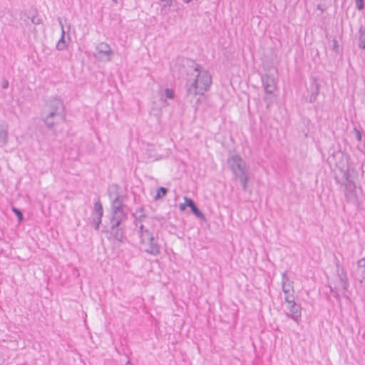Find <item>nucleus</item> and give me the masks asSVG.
Segmentation results:
<instances>
[{
    "instance_id": "nucleus-1",
    "label": "nucleus",
    "mask_w": 365,
    "mask_h": 365,
    "mask_svg": "<svg viewBox=\"0 0 365 365\" xmlns=\"http://www.w3.org/2000/svg\"><path fill=\"white\" fill-rule=\"evenodd\" d=\"M227 165L245 191L248 181V170L245 162L239 155H233L227 159Z\"/></svg>"
},
{
    "instance_id": "nucleus-2",
    "label": "nucleus",
    "mask_w": 365,
    "mask_h": 365,
    "mask_svg": "<svg viewBox=\"0 0 365 365\" xmlns=\"http://www.w3.org/2000/svg\"><path fill=\"white\" fill-rule=\"evenodd\" d=\"M158 236H154L152 232H146L141 239L140 245L141 249L146 253L158 256L160 254V245L158 243Z\"/></svg>"
},
{
    "instance_id": "nucleus-3",
    "label": "nucleus",
    "mask_w": 365,
    "mask_h": 365,
    "mask_svg": "<svg viewBox=\"0 0 365 365\" xmlns=\"http://www.w3.org/2000/svg\"><path fill=\"white\" fill-rule=\"evenodd\" d=\"M125 222L109 220V228L103 231L110 233L111 237L120 243H124L126 240V226Z\"/></svg>"
},
{
    "instance_id": "nucleus-4",
    "label": "nucleus",
    "mask_w": 365,
    "mask_h": 365,
    "mask_svg": "<svg viewBox=\"0 0 365 365\" xmlns=\"http://www.w3.org/2000/svg\"><path fill=\"white\" fill-rule=\"evenodd\" d=\"M185 64L190 66L194 71H198V69H200V65L195 63L193 61L187 58L178 59L172 68L173 76L178 78L182 77L186 73Z\"/></svg>"
},
{
    "instance_id": "nucleus-5",
    "label": "nucleus",
    "mask_w": 365,
    "mask_h": 365,
    "mask_svg": "<svg viewBox=\"0 0 365 365\" xmlns=\"http://www.w3.org/2000/svg\"><path fill=\"white\" fill-rule=\"evenodd\" d=\"M44 109H46V111L65 114V106L63 102L59 98H51L49 99L46 102Z\"/></svg>"
},
{
    "instance_id": "nucleus-6",
    "label": "nucleus",
    "mask_w": 365,
    "mask_h": 365,
    "mask_svg": "<svg viewBox=\"0 0 365 365\" xmlns=\"http://www.w3.org/2000/svg\"><path fill=\"white\" fill-rule=\"evenodd\" d=\"M344 187L345 200L349 203L359 205V198L356 191V183L344 182Z\"/></svg>"
},
{
    "instance_id": "nucleus-7",
    "label": "nucleus",
    "mask_w": 365,
    "mask_h": 365,
    "mask_svg": "<svg viewBox=\"0 0 365 365\" xmlns=\"http://www.w3.org/2000/svg\"><path fill=\"white\" fill-rule=\"evenodd\" d=\"M197 73L195 76L197 79V83L200 86V92H204V93L208 90L212 83V78L207 71L200 72L196 71Z\"/></svg>"
},
{
    "instance_id": "nucleus-8",
    "label": "nucleus",
    "mask_w": 365,
    "mask_h": 365,
    "mask_svg": "<svg viewBox=\"0 0 365 365\" xmlns=\"http://www.w3.org/2000/svg\"><path fill=\"white\" fill-rule=\"evenodd\" d=\"M96 51L97 53L95 55L96 57L98 56L100 58L105 57L107 61L110 60V57L113 53L110 45L104 42L97 45Z\"/></svg>"
},
{
    "instance_id": "nucleus-9",
    "label": "nucleus",
    "mask_w": 365,
    "mask_h": 365,
    "mask_svg": "<svg viewBox=\"0 0 365 365\" xmlns=\"http://www.w3.org/2000/svg\"><path fill=\"white\" fill-rule=\"evenodd\" d=\"M197 79L196 78V76L195 78L191 81L190 80H187L186 82V88H187V96H192L194 97L197 95H203L204 92H200V86H199L197 83Z\"/></svg>"
},
{
    "instance_id": "nucleus-10",
    "label": "nucleus",
    "mask_w": 365,
    "mask_h": 365,
    "mask_svg": "<svg viewBox=\"0 0 365 365\" xmlns=\"http://www.w3.org/2000/svg\"><path fill=\"white\" fill-rule=\"evenodd\" d=\"M261 80L265 93L267 94H272L277 88L274 78L267 73H265L262 76Z\"/></svg>"
},
{
    "instance_id": "nucleus-11",
    "label": "nucleus",
    "mask_w": 365,
    "mask_h": 365,
    "mask_svg": "<svg viewBox=\"0 0 365 365\" xmlns=\"http://www.w3.org/2000/svg\"><path fill=\"white\" fill-rule=\"evenodd\" d=\"M66 114H60L56 113L51 111H46V109L43 108L42 111V120L46 125V127L51 130L53 129V123L50 122L51 118H61V120H64Z\"/></svg>"
},
{
    "instance_id": "nucleus-12",
    "label": "nucleus",
    "mask_w": 365,
    "mask_h": 365,
    "mask_svg": "<svg viewBox=\"0 0 365 365\" xmlns=\"http://www.w3.org/2000/svg\"><path fill=\"white\" fill-rule=\"evenodd\" d=\"M288 304L287 309L289 312L287 314V316L295 322H298V319L301 317V306L297 304L295 301Z\"/></svg>"
},
{
    "instance_id": "nucleus-13",
    "label": "nucleus",
    "mask_w": 365,
    "mask_h": 365,
    "mask_svg": "<svg viewBox=\"0 0 365 365\" xmlns=\"http://www.w3.org/2000/svg\"><path fill=\"white\" fill-rule=\"evenodd\" d=\"M132 216L134 217V225L138 226V224L143 222L147 217L145 213V207L140 206L137 207L135 212L132 214Z\"/></svg>"
},
{
    "instance_id": "nucleus-14",
    "label": "nucleus",
    "mask_w": 365,
    "mask_h": 365,
    "mask_svg": "<svg viewBox=\"0 0 365 365\" xmlns=\"http://www.w3.org/2000/svg\"><path fill=\"white\" fill-rule=\"evenodd\" d=\"M109 220L126 222L128 214L123 210L116 207V210H110V217Z\"/></svg>"
},
{
    "instance_id": "nucleus-15",
    "label": "nucleus",
    "mask_w": 365,
    "mask_h": 365,
    "mask_svg": "<svg viewBox=\"0 0 365 365\" xmlns=\"http://www.w3.org/2000/svg\"><path fill=\"white\" fill-rule=\"evenodd\" d=\"M336 276L339 278V281L341 284L342 289L345 292L347 291L348 287L349 286V282L345 272L344 269H340L339 270H336Z\"/></svg>"
},
{
    "instance_id": "nucleus-16",
    "label": "nucleus",
    "mask_w": 365,
    "mask_h": 365,
    "mask_svg": "<svg viewBox=\"0 0 365 365\" xmlns=\"http://www.w3.org/2000/svg\"><path fill=\"white\" fill-rule=\"evenodd\" d=\"M58 20V22H59L60 26L61 27V36L60 39L58 40V41L56 43V48L58 51H63V50H65L67 48V43H66V41L65 40L66 31H65V29H64L63 24L62 21H61V19L59 18Z\"/></svg>"
},
{
    "instance_id": "nucleus-17",
    "label": "nucleus",
    "mask_w": 365,
    "mask_h": 365,
    "mask_svg": "<svg viewBox=\"0 0 365 365\" xmlns=\"http://www.w3.org/2000/svg\"><path fill=\"white\" fill-rule=\"evenodd\" d=\"M187 205L190 207V210L193 215L201 220H205V215L199 210L192 199L187 200Z\"/></svg>"
},
{
    "instance_id": "nucleus-18",
    "label": "nucleus",
    "mask_w": 365,
    "mask_h": 365,
    "mask_svg": "<svg viewBox=\"0 0 365 365\" xmlns=\"http://www.w3.org/2000/svg\"><path fill=\"white\" fill-rule=\"evenodd\" d=\"M356 172L353 168L347 167L343 170V178L345 179V182H355L354 179L356 178Z\"/></svg>"
},
{
    "instance_id": "nucleus-19",
    "label": "nucleus",
    "mask_w": 365,
    "mask_h": 365,
    "mask_svg": "<svg viewBox=\"0 0 365 365\" xmlns=\"http://www.w3.org/2000/svg\"><path fill=\"white\" fill-rule=\"evenodd\" d=\"M120 187L117 184H113L108 187V195L110 200L115 199L117 201L118 197H120Z\"/></svg>"
},
{
    "instance_id": "nucleus-20",
    "label": "nucleus",
    "mask_w": 365,
    "mask_h": 365,
    "mask_svg": "<svg viewBox=\"0 0 365 365\" xmlns=\"http://www.w3.org/2000/svg\"><path fill=\"white\" fill-rule=\"evenodd\" d=\"M289 287H290V289H287V287H282V291L285 294L284 300L287 304H290L294 301V290L292 284H289Z\"/></svg>"
},
{
    "instance_id": "nucleus-21",
    "label": "nucleus",
    "mask_w": 365,
    "mask_h": 365,
    "mask_svg": "<svg viewBox=\"0 0 365 365\" xmlns=\"http://www.w3.org/2000/svg\"><path fill=\"white\" fill-rule=\"evenodd\" d=\"M27 16L34 25H39L42 23V19L40 16H38L37 11L36 10L29 11Z\"/></svg>"
},
{
    "instance_id": "nucleus-22",
    "label": "nucleus",
    "mask_w": 365,
    "mask_h": 365,
    "mask_svg": "<svg viewBox=\"0 0 365 365\" xmlns=\"http://www.w3.org/2000/svg\"><path fill=\"white\" fill-rule=\"evenodd\" d=\"M8 142V129L7 126L0 125V143L6 145Z\"/></svg>"
},
{
    "instance_id": "nucleus-23",
    "label": "nucleus",
    "mask_w": 365,
    "mask_h": 365,
    "mask_svg": "<svg viewBox=\"0 0 365 365\" xmlns=\"http://www.w3.org/2000/svg\"><path fill=\"white\" fill-rule=\"evenodd\" d=\"M359 47L365 49V27L361 26L359 29V38H358Z\"/></svg>"
},
{
    "instance_id": "nucleus-24",
    "label": "nucleus",
    "mask_w": 365,
    "mask_h": 365,
    "mask_svg": "<svg viewBox=\"0 0 365 365\" xmlns=\"http://www.w3.org/2000/svg\"><path fill=\"white\" fill-rule=\"evenodd\" d=\"M313 86L314 88L309 99V101L311 103L314 102L316 100L317 96L319 93V84L317 83V80L314 81Z\"/></svg>"
},
{
    "instance_id": "nucleus-25",
    "label": "nucleus",
    "mask_w": 365,
    "mask_h": 365,
    "mask_svg": "<svg viewBox=\"0 0 365 365\" xmlns=\"http://www.w3.org/2000/svg\"><path fill=\"white\" fill-rule=\"evenodd\" d=\"M124 206L125 205L120 196L118 197L117 201H115V198L111 200L110 210H116V207H118L120 210H123Z\"/></svg>"
},
{
    "instance_id": "nucleus-26",
    "label": "nucleus",
    "mask_w": 365,
    "mask_h": 365,
    "mask_svg": "<svg viewBox=\"0 0 365 365\" xmlns=\"http://www.w3.org/2000/svg\"><path fill=\"white\" fill-rule=\"evenodd\" d=\"M94 213H96L98 216H103V208L100 200H98V201H96L94 204V209L92 215H94Z\"/></svg>"
},
{
    "instance_id": "nucleus-27",
    "label": "nucleus",
    "mask_w": 365,
    "mask_h": 365,
    "mask_svg": "<svg viewBox=\"0 0 365 365\" xmlns=\"http://www.w3.org/2000/svg\"><path fill=\"white\" fill-rule=\"evenodd\" d=\"M168 189L164 187H160L158 190H157V192H156V195L154 197V199L155 200H158V199H160L162 197H163L164 196H165L168 193Z\"/></svg>"
},
{
    "instance_id": "nucleus-28",
    "label": "nucleus",
    "mask_w": 365,
    "mask_h": 365,
    "mask_svg": "<svg viewBox=\"0 0 365 365\" xmlns=\"http://www.w3.org/2000/svg\"><path fill=\"white\" fill-rule=\"evenodd\" d=\"M102 217L101 216L96 215V217H93L91 220V225L93 226L96 230H98L99 226L101 224L102 222Z\"/></svg>"
},
{
    "instance_id": "nucleus-29",
    "label": "nucleus",
    "mask_w": 365,
    "mask_h": 365,
    "mask_svg": "<svg viewBox=\"0 0 365 365\" xmlns=\"http://www.w3.org/2000/svg\"><path fill=\"white\" fill-rule=\"evenodd\" d=\"M138 227V234L139 235V239H141L144 235H145L146 232H151L148 229L145 228L143 223H139L137 226Z\"/></svg>"
},
{
    "instance_id": "nucleus-30",
    "label": "nucleus",
    "mask_w": 365,
    "mask_h": 365,
    "mask_svg": "<svg viewBox=\"0 0 365 365\" xmlns=\"http://www.w3.org/2000/svg\"><path fill=\"white\" fill-rule=\"evenodd\" d=\"M289 282V277L287 276V272L285 271L282 274V287H287V284Z\"/></svg>"
},
{
    "instance_id": "nucleus-31",
    "label": "nucleus",
    "mask_w": 365,
    "mask_h": 365,
    "mask_svg": "<svg viewBox=\"0 0 365 365\" xmlns=\"http://www.w3.org/2000/svg\"><path fill=\"white\" fill-rule=\"evenodd\" d=\"M12 211L17 216V217H18L19 221H22L23 220V217H23V213L21 212V211L19 209H18V208H16L15 207H12Z\"/></svg>"
},
{
    "instance_id": "nucleus-32",
    "label": "nucleus",
    "mask_w": 365,
    "mask_h": 365,
    "mask_svg": "<svg viewBox=\"0 0 365 365\" xmlns=\"http://www.w3.org/2000/svg\"><path fill=\"white\" fill-rule=\"evenodd\" d=\"M329 287L330 289V292L333 293L334 297L336 299V300H338L339 302L341 299H340L339 293L336 292V289L332 287L331 285H329Z\"/></svg>"
},
{
    "instance_id": "nucleus-33",
    "label": "nucleus",
    "mask_w": 365,
    "mask_h": 365,
    "mask_svg": "<svg viewBox=\"0 0 365 365\" xmlns=\"http://www.w3.org/2000/svg\"><path fill=\"white\" fill-rule=\"evenodd\" d=\"M356 6L359 10H363L364 9V0H355Z\"/></svg>"
},
{
    "instance_id": "nucleus-34",
    "label": "nucleus",
    "mask_w": 365,
    "mask_h": 365,
    "mask_svg": "<svg viewBox=\"0 0 365 365\" xmlns=\"http://www.w3.org/2000/svg\"><path fill=\"white\" fill-rule=\"evenodd\" d=\"M166 98L172 99L174 98V92L172 89L166 88L165 91Z\"/></svg>"
},
{
    "instance_id": "nucleus-35",
    "label": "nucleus",
    "mask_w": 365,
    "mask_h": 365,
    "mask_svg": "<svg viewBox=\"0 0 365 365\" xmlns=\"http://www.w3.org/2000/svg\"><path fill=\"white\" fill-rule=\"evenodd\" d=\"M354 132L355 133V137H356V140L358 141H361V132L356 128H354Z\"/></svg>"
},
{
    "instance_id": "nucleus-36",
    "label": "nucleus",
    "mask_w": 365,
    "mask_h": 365,
    "mask_svg": "<svg viewBox=\"0 0 365 365\" xmlns=\"http://www.w3.org/2000/svg\"><path fill=\"white\" fill-rule=\"evenodd\" d=\"M190 198L187 197H185V203H181L180 205V210H185V207H187V200H189Z\"/></svg>"
},
{
    "instance_id": "nucleus-37",
    "label": "nucleus",
    "mask_w": 365,
    "mask_h": 365,
    "mask_svg": "<svg viewBox=\"0 0 365 365\" xmlns=\"http://www.w3.org/2000/svg\"><path fill=\"white\" fill-rule=\"evenodd\" d=\"M357 264L359 267H365V257L360 259L357 262Z\"/></svg>"
},
{
    "instance_id": "nucleus-38",
    "label": "nucleus",
    "mask_w": 365,
    "mask_h": 365,
    "mask_svg": "<svg viewBox=\"0 0 365 365\" xmlns=\"http://www.w3.org/2000/svg\"><path fill=\"white\" fill-rule=\"evenodd\" d=\"M61 118H51L50 119V122H52L53 123V128H54V125L57 123H59V121H61Z\"/></svg>"
},
{
    "instance_id": "nucleus-39",
    "label": "nucleus",
    "mask_w": 365,
    "mask_h": 365,
    "mask_svg": "<svg viewBox=\"0 0 365 365\" xmlns=\"http://www.w3.org/2000/svg\"><path fill=\"white\" fill-rule=\"evenodd\" d=\"M335 265L336 267V270H339L340 269H344L343 266L341 265L339 259H337L336 258V261H335Z\"/></svg>"
},
{
    "instance_id": "nucleus-40",
    "label": "nucleus",
    "mask_w": 365,
    "mask_h": 365,
    "mask_svg": "<svg viewBox=\"0 0 365 365\" xmlns=\"http://www.w3.org/2000/svg\"><path fill=\"white\" fill-rule=\"evenodd\" d=\"M338 48H339L338 41L336 39H334V41H333V49L334 51H337Z\"/></svg>"
},
{
    "instance_id": "nucleus-41",
    "label": "nucleus",
    "mask_w": 365,
    "mask_h": 365,
    "mask_svg": "<svg viewBox=\"0 0 365 365\" xmlns=\"http://www.w3.org/2000/svg\"><path fill=\"white\" fill-rule=\"evenodd\" d=\"M160 1L163 2H165V4H164V7H165L167 6H171L172 0H160Z\"/></svg>"
},
{
    "instance_id": "nucleus-42",
    "label": "nucleus",
    "mask_w": 365,
    "mask_h": 365,
    "mask_svg": "<svg viewBox=\"0 0 365 365\" xmlns=\"http://www.w3.org/2000/svg\"><path fill=\"white\" fill-rule=\"evenodd\" d=\"M8 86H9V82H8L7 81H5L3 83V84H2V88H3L4 89H6V88H8Z\"/></svg>"
},
{
    "instance_id": "nucleus-43",
    "label": "nucleus",
    "mask_w": 365,
    "mask_h": 365,
    "mask_svg": "<svg viewBox=\"0 0 365 365\" xmlns=\"http://www.w3.org/2000/svg\"><path fill=\"white\" fill-rule=\"evenodd\" d=\"M71 26L69 24H67V31L68 32L70 31Z\"/></svg>"
},
{
    "instance_id": "nucleus-44",
    "label": "nucleus",
    "mask_w": 365,
    "mask_h": 365,
    "mask_svg": "<svg viewBox=\"0 0 365 365\" xmlns=\"http://www.w3.org/2000/svg\"><path fill=\"white\" fill-rule=\"evenodd\" d=\"M292 284V282H290L287 284V289H290V287H289V284Z\"/></svg>"
},
{
    "instance_id": "nucleus-45",
    "label": "nucleus",
    "mask_w": 365,
    "mask_h": 365,
    "mask_svg": "<svg viewBox=\"0 0 365 365\" xmlns=\"http://www.w3.org/2000/svg\"><path fill=\"white\" fill-rule=\"evenodd\" d=\"M264 101L265 102H267V101H268V98H267V97H264Z\"/></svg>"
},
{
    "instance_id": "nucleus-46",
    "label": "nucleus",
    "mask_w": 365,
    "mask_h": 365,
    "mask_svg": "<svg viewBox=\"0 0 365 365\" xmlns=\"http://www.w3.org/2000/svg\"><path fill=\"white\" fill-rule=\"evenodd\" d=\"M337 154L342 155V153H341V152H339Z\"/></svg>"
},
{
    "instance_id": "nucleus-47",
    "label": "nucleus",
    "mask_w": 365,
    "mask_h": 365,
    "mask_svg": "<svg viewBox=\"0 0 365 365\" xmlns=\"http://www.w3.org/2000/svg\"><path fill=\"white\" fill-rule=\"evenodd\" d=\"M113 1H114L115 3H117V0H112Z\"/></svg>"
},
{
    "instance_id": "nucleus-48",
    "label": "nucleus",
    "mask_w": 365,
    "mask_h": 365,
    "mask_svg": "<svg viewBox=\"0 0 365 365\" xmlns=\"http://www.w3.org/2000/svg\"><path fill=\"white\" fill-rule=\"evenodd\" d=\"M364 272H365V269H364Z\"/></svg>"
}]
</instances>
